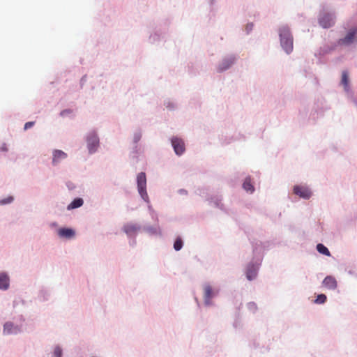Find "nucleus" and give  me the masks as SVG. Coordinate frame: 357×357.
Returning a JSON list of instances; mask_svg holds the SVG:
<instances>
[{"instance_id":"f257e3e1","label":"nucleus","mask_w":357,"mask_h":357,"mask_svg":"<svg viewBox=\"0 0 357 357\" xmlns=\"http://www.w3.org/2000/svg\"><path fill=\"white\" fill-rule=\"evenodd\" d=\"M281 45L287 54L293 50V38L287 26H282L280 30Z\"/></svg>"},{"instance_id":"f03ea898","label":"nucleus","mask_w":357,"mask_h":357,"mask_svg":"<svg viewBox=\"0 0 357 357\" xmlns=\"http://www.w3.org/2000/svg\"><path fill=\"white\" fill-rule=\"evenodd\" d=\"M137 181L139 195L144 201L148 202L149 196L146 192V178L145 173H139L137 175Z\"/></svg>"},{"instance_id":"7ed1b4c3","label":"nucleus","mask_w":357,"mask_h":357,"mask_svg":"<svg viewBox=\"0 0 357 357\" xmlns=\"http://www.w3.org/2000/svg\"><path fill=\"white\" fill-rule=\"evenodd\" d=\"M99 145V139L96 133H91L87 137V146L90 153H94Z\"/></svg>"},{"instance_id":"20e7f679","label":"nucleus","mask_w":357,"mask_h":357,"mask_svg":"<svg viewBox=\"0 0 357 357\" xmlns=\"http://www.w3.org/2000/svg\"><path fill=\"white\" fill-rule=\"evenodd\" d=\"M294 192L304 199H309L312 195L311 191L305 186H294Z\"/></svg>"},{"instance_id":"39448f33","label":"nucleus","mask_w":357,"mask_h":357,"mask_svg":"<svg viewBox=\"0 0 357 357\" xmlns=\"http://www.w3.org/2000/svg\"><path fill=\"white\" fill-rule=\"evenodd\" d=\"M172 144L177 155H181L185 151L184 142L182 139L174 137L172 139Z\"/></svg>"},{"instance_id":"423d86ee","label":"nucleus","mask_w":357,"mask_h":357,"mask_svg":"<svg viewBox=\"0 0 357 357\" xmlns=\"http://www.w3.org/2000/svg\"><path fill=\"white\" fill-rule=\"evenodd\" d=\"M335 23L334 17L331 14H324L319 18V24L324 28H329Z\"/></svg>"},{"instance_id":"0eeeda50","label":"nucleus","mask_w":357,"mask_h":357,"mask_svg":"<svg viewBox=\"0 0 357 357\" xmlns=\"http://www.w3.org/2000/svg\"><path fill=\"white\" fill-rule=\"evenodd\" d=\"M356 33L357 29H351L346 35V36L344 38L341 39L340 43L344 45L351 44L354 41L355 35Z\"/></svg>"},{"instance_id":"6e6552de","label":"nucleus","mask_w":357,"mask_h":357,"mask_svg":"<svg viewBox=\"0 0 357 357\" xmlns=\"http://www.w3.org/2000/svg\"><path fill=\"white\" fill-rule=\"evenodd\" d=\"M67 158V154L61 150H55L53 152V159L52 163L53 165H56L61 160Z\"/></svg>"},{"instance_id":"1a4fd4ad","label":"nucleus","mask_w":357,"mask_h":357,"mask_svg":"<svg viewBox=\"0 0 357 357\" xmlns=\"http://www.w3.org/2000/svg\"><path fill=\"white\" fill-rule=\"evenodd\" d=\"M325 287L329 289H335L337 287L336 280L332 276H327L323 281Z\"/></svg>"},{"instance_id":"9d476101","label":"nucleus","mask_w":357,"mask_h":357,"mask_svg":"<svg viewBox=\"0 0 357 357\" xmlns=\"http://www.w3.org/2000/svg\"><path fill=\"white\" fill-rule=\"evenodd\" d=\"M20 331V329L11 322H6L3 326V333L6 335L17 333Z\"/></svg>"},{"instance_id":"9b49d317","label":"nucleus","mask_w":357,"mask_h":357,"mask_svg":"<svg viewBox=\"0 0 357 357\" xmlns=\"http://www.w3.org/2000/svg\"><path fill=\"white\" fill-rule=\"evenodd\" d=\"M58 234L60 237L71 238L75 236V231L72 229L61 228L59 229Z\"/></svg>"},{"instance_id":"f8f14e48","label":"nucleus","mask_w":357,"mask_h":357,"mask_svg":"<svg viewBox=\"0 0 357 357\" xmlns=\"http://www.w3.org/2000/svg\"><path fill=\"white\" fill-rule=\"evenodd\" d=\"M234 57L225 59L219 66V71H223L228 69L234 62Z\"/></svg>"},{"instance_id":"ddd939ff","label":"nucleus","mask_w":357,"mask_h":357,"mask_svg":"<svg viewBox=\"0 0 357 357\" xmlns=\"http://www.w3.org/2000/svg\"><path fill=\"white\" fill-rule=\"evenodd\" d=\"M204 301L206 305L210 304L211 299L213 296V292L212 290V287L207 284L204 286Z\"/></svg>"},{"instance_id":"4468645a","label":"nucleus","mask_w":357,"mask_h":357,"mask_svg":"<svg viewBox=\"0 0 357 357\" xmlns=\"http://www.w3.org/2000/svg\"><path fill=\"white\" fill-rule=\"evenodd\" d=\"M9 287V278L5 273L0 274V289L6 290Z\"/></svg>"},{"instance_id":"2eb2a0df","label":"nucleus","mask_w":357,"mask_h":357,"mask_svg":"<svg viewBox=\"0 0 357 357\" xmlns=\"http://www.w3.org/2000/svg\"><path fill=\"white\" fill-rule=\"evenodd\" d=\"M123 230L127 234L132 235L137 232L138 227L135 225L128 224L124 226Z\"/></svg>"},{"instance_id":"dca6fc26","label":"nucleus","mask_w":357,"mask_h":357,"mask_svg":"<svg viewBox=\"0 0 357 357\" xmlns=\"http://www.w3.org/2000/svg\"><path fill=\"white\" fill-rule=\"evenodd\" d=\"M83 199L82 198L75 199L68 206V209L71 210L76 208H79L83 205Z\"/></svg>"},{"instance_id":"f3484780","label":"nucleus","mask_w":357,"mask_h":357,"mask_svg":"<svg viewBox=\"0 0 357 357\" xmlns=\"http://www.w3.org/2000/svg\"><path fill=\"white\" fill-rule=\"evenodd\" d=\"M243 187L245 190L250 192H253L255 190L254 186L251 183V181L250 178H246L243 182Z\"/></svg>"},{"instance_id":"a211bd4d","label":"nucleus","mask_w":357,"mask_h":357,"mask_svg":"<svg viewBox=\"0 0 357 357\" xmlns=\"http://www.w3.org/2000/svg\"><path fill=\"white\" fill-rule=\"evenodd\" d=\"M257 276V271L253 266L249 267L246 271V277L248 280H252Z\"/></svg>"},{"instance_id":"6ab92c4d","label":"nucleus","mask_w":357,"mask_h":357,"mask_svg":"<svg viewBox=\"0 0 357 357\" xmlns=\"http://www.w3.org/2000/svg\"><path fill=\"white\" fill-rule=\"evenodd\" d=\"M341 83L346 90L349 88V75L347 71H343L342 73Z\"/></svg>"},{"instance_id":"aec40b11","label":"nucleus","mask_w":357,"mask_h":357,"mask_svg":"<svg viewBox=\"0 0 357 357\" xmlns=\"http://www.w3.org/2000/svg\"><path fill=\"white\" fill-rule=\"evenodd\" d=\"M317 251L321 254H323L326 256L331 255V253H330L329 250H328V248L321 243H319L317 245Z\"/></svg>"},{"instance_id":"412c9836","label":"nucleus","mask_w":357,"mask_h":357,"mask_svg":"<svg viewBox=\"0 0 357 357\" xmlns=\"http://www.w3.org/2000/svg\"><path fill=\"white\" fill-rule=\"evenodd\" d=\"M183 247V241L181 238H177L174 243V248L175 250L178 251Z\"/></svg>"},{"instance_id":"4be33fe9","label":"nucleus","mask_w":357,"mask_h":357,"mask_svg":"<svg viewBox=\"0 0 357 357\" xmlns=\"http://www.w3.org/2000/svg\"><path fill=\"white\" fill-rule=\"evenodd\" d=\"M326 301V295L324 294H319L317 296L316 300H315V303H319V304H321V303H324Z\"/></svg>"},{"instance_id":"5701e85b","label":"nucleus","mask_w":357,"mask_h":357,"mask_svg":"<svg viewBox=\"0 0 357 357\" xmlns=\"http://www.w3.org/2000/svg\"><path fill=\"white\" fill-rule=\"evenodd\" d=\"M248 308L251 312H255L257 310V304L254 302H250L248 304Z\"/></svg>"},{"instance_id":"b1692460","label":"nucleus","mask_w":357,"mask_h":357,"mask_svg":"<svg viewBox=\"0 0 357 357\" xmlns=\"http://www.w3.org/2000/svg\"><path fill=\"white\" fill-rule=\"evenodd\" d=\"M62 350L59 347H56L54 350L53 357H61Z\"/></svg>"},{"instance_id":"393cba45","label":"nucleus","mask_w":357,"mask_h":357,"mask_svg":"<svg viewBox=\"0 0 357 357\" xmlns=\"http://www.w3.org/2000/svg\"><path fill=\"white\" fill-rule=\"evenodd\" d=\"M13 200V197H8L6 199H1L0 201V204L3 205V204H9V203L12 202Z\"/></svg>"},{"instance_id":"a878e982","label":"nucleus","mask_w":357,"mask_h":357,"mask_svg":"<svg viewBox=\"0 0 357 357\" xmlns=\"http://www.w3.org/2000/svg\"><path fill=\"white\" fill-rule=\"evenodd\" d=\"M33 125H34V122H33V121L26 122L24 125V130H27V129L31 128Z\"/></svg>"},{"instance_id":"bb28decb","label":"nucleus","mask_w":357,"mask_h":357,"mask_svg":"<svg viewBox=\"0 0 357 357\" xmlns=\"http://www.w3.org/2000/svg\"><path fill=\"white\" fill-rule=\"evenodd\" d=\"M1 149V151H7V150H8V149H7V147H6V144H3V145L1 147V149Z\"/></svg>"},{"instance_id":"cd10ccee","label":"nucleus","mask_w":357,"mask_h":357,"mask_svg":"<svg viewBox=\"0 0 357 357\" xmlns=\"http://www.w3.org/2000/svg\"><path fill=\"white\" fill-rule=\"evenodd\" d=\"M252 26H253V24H248V25L246 26V29H247L248 31H250V30L252 29Z\"/></svg>"}]
</instances>
